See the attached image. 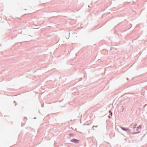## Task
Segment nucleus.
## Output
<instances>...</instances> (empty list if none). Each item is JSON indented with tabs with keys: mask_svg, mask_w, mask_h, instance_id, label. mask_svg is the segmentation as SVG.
I'll return each instance as SVG.
<instances>
[{
	"mask_svg": "<svg viewBox=\"0 0 147 147\" xmlns=\"http://www.w3.org/2000/svg\"><path fill=\"white\" fill-rule=\"evenodd\" d=\"M140 132V131H138V132H131V130L128 128L127 129L126 133L128 135H130L131 134H139Z\"/></svg>",
	"mask_w": 147,
	"mask_h": 147,
	"instance_id": "1",
	"label": "nucleus"
},
{
	"mask_svg": "<svg viewBox=\"0 0 147 147\" xmlns=\"http://www.w3.org/2000/svg\"><path fill=\"white\" fill-rule=\"evenodd\" d=\"M70 141L71 142L75 144H78L80 142V140H79L75 138H73L72 139H71Z\"/></svg>",
	"mask_w": 147,
	"mask_h": 147,
	"instance_id": "2",
	"label": "nucleus"
},
{
	"mask_svg": "<svg viewBox=\"0 0 147 147\" xmlns=\"http://www.w3.org/2000/svg\"><path fill=\"white\" fill-rule=\"evenodd\" d=\"M120 128L122 129L124 131H126V132L127 130V129H128L127 128H126L125 127H122L121 126H120Z\"/></svg>",
	"mask_w": 147,
	"mask_h": 147,
	"instance_id": "3",
	"label": "nucleus"
},
{
	"mask_svg": "<svg viewBox=\"0 0 147 147\" xmlns=\"http://www.w3.org/2000/svg\"><path fill=\"white\" fill-rule=\"evenodd\" d=\"M69 135L70 137L72 136V137H73L74 136V134H72V133H70L69 134Z\"/></svg>",
	"mask_w": 147,
	"mask_h": 147,
	"instance_id": "4",
	"label": "nucleus"
},
{
	"mask_svg": "<svg viewBox=\"0 0 147 147\" xmlns=\"http://www.w3.org/2000/svg\"><path fill=\"white\" fill-rule=\"evenodd\" d=\"M109 115H111V116H112V113L111 110H109Z\"/></svg>",
	"mask_w": 147,
	"mask_h": 147,
	"instance_id": "5",
	"label": "nucleus"
},
{
	"mask_svg": "<svg viewBox=\"0 0 147 147\" xmlns=\"http://www.w3.org/2000/svg\"><path fill=\"white\" fill-rule=\"evenodd\" d=\"M142 127V126L141 125H139L137 128V129H141Z\"/></svg>",
	"mask_w": 147,
	"mask_h": 147,
	"instance_id": "6",
	"label": "nucleus"
},
{
	"mask_svg": "<svg viewBox=\"0 0 147 147\" xmlns=\"http://www.w3.org/2000/svg\"><path fill=\"white\" fill-rule=\"evenodd\" d=\"M98 127V125H96V126L94 125L92 126V129L94 130L95 129H94V127Z\"/></svg>",
	"mask_w": 147,
	"mask_h": 147,
	"instance_id": "7",
	"label": "nucleus"
},
{
	"mask_svg": "<svg viewBox=\"0 0 147 147\" xmlns=\"http://www.w3.org/2000/svg\"><path fill=\"white\" fill-rule=\"evenodd\" d=\"M115 49V48L114 47H111L110 48V50H113V49Z\"/></svg>",
	"mask_w": 147,
	"mask_h": 147,
	"instance_id": "8",
	"label": "nucleus"
},
{
	"mask_svg": "<svg viewBox=\"0 0 147 147\" xmlns=\"http://www.w3.org/2000/svg\"><path fill=\"white\" fill-rule=\"evenodd\" d=\"M137 125V124H135L134 126L133 127V129H134L136 128V126Z\"/></svg>",
	"mask_w": 147,
	"mask_h": 147,
	"instance_id": "9",
	"label": "nucleus"
},
{
	"mask_svg": "<svg viewBox=\"0 0 147 147\" xmlns=\"http://www.w3.org/2000/svg\"><path fill=\"white\" fill-rule=\"evenodd\" d=\"M25 120H26H26H27V118L26 117H25L24 118V121ZM26 122V121H25V122Z\"/></svg>",
	"mask_w": 147,
	"mask_h": 147,
	"instance_id": "10",
	"label": "nucleus"
},
{
	"mask_svg": "<svg viewBox=\"0 0 147 147\" xmlns=\"http://www.w3.org/2000/svg\"><path fill=\"white\" fill-rule=\"evenodd\" d=\"M136 128V129L134 130V131H136V132H138V129H137V128Z\"/></svg>",
	"mask_w": 147,
	"mask_h": 147,
	"instance_id": "11",
	"label": "nucleus"
},
{
	"mask_svg": "<svg viewBox=\"0 0 147 147\" xmlns=\"http://www.w3.org/2000/svg\"><path fill=\"white\" fill-rule=\"evenodd\" d=\"M129 2H124V4H125L127 3H129Z\"/></svg>",
	"mask_w": 147,
	"mask_h": 147,
	"instance_id": "12",
	"label": "nucleus"
},
{
	"mask_svg": "<svg viewBox=\"0 0 147 147\" xmlns=\"http://www.w3.org/2000/svg\"><path fill=\"white\" fill-rule=\"evenodd\" d=\"M129 94H132V95H134L135 94H135V93H130H130H129Z\"/></svg>",
	"mask_w": 147,
	"mask_h": 147,
	"instance_id": "13",
	"label": "nucleus"
},
{
	"mask_svg": "<svg viewBox=\"0 0 147 147\" xmlns=\"http://www.w3.org/2000/svg\"><path fill=\"white\" fill-rule=\"evenodd\" d=\"M14 102L15 103V104H16L15 105V106H16V104H17L16 102V101H14Z\"/></svg>",
	"mask_w": 147,
	"mask_h": 147,
	"instance_id": "14",
	"label": "nucleus"
},
{
	"mask_svg": "<svg viewBox=\"0 0 147 147\" xmlns=\"http://www.w3.org/2000/svg\"><path fill=\"white\" fill-rule=\"evenodd\" d=\"M108 117L109 118H111V116H110V115H109L108 116Z\"/></svg>",
	"mask_w": 147,
	"mask_h": 147,
	"instance_id": "15",
	"label": "nucleus"
},
{
	"mask_svg": "<svg viewBox=\"0 0 147 147\" xmlns=\"http://www.w3.org/2000/svg\"><path fill=\"white\" fill-rule=\"evenodd\" d=\"M129 79L128 78H127V80H128Z\"/></svg>",
	"mask_w": 147,
	"mask_h": 147,
	"instance_id": "16",
	"label": "nucleus"
},
{
	"mask_svg": "<svg viewBox=\"0 0 147 147\" xmlns=\"http://www.w3.org/2000/svg\"><path fill=\"white\" fill-rule=\"evenodd\" d=\"M36 117H35H35H34V119H36Z\"/></svg>",
	"mask_w": 147,
	"mask_h": 147,
	"instance_id": "17",
	"label": "nucleus"
},
{
	"mask_svg": "<svg viewBox=\"0 0 147 147\" xmlns=\"http://www.w3.org/2000/svg\"><path fill=\"white\" fill-rule=\"evenodd\" d=\"M88 6V7H90V6L89 5Z\"/></svg>",
	"mask_w": 147,
	"mask_h": 147,
	"instance_id": "18",
	"label": "nucleus"
}]
</instances>
